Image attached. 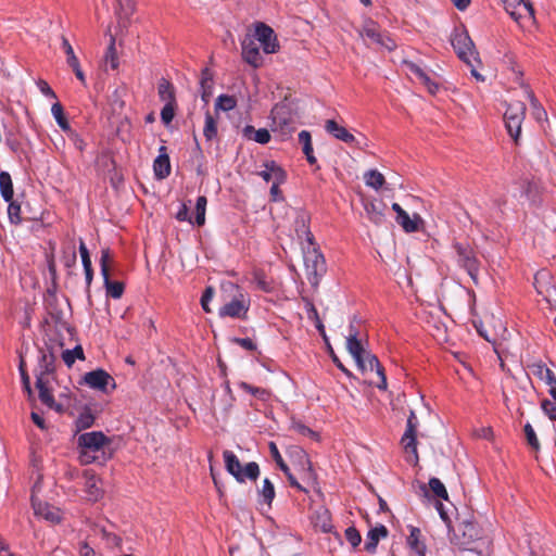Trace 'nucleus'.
<instances>
[{
	"instance_id": "15",
	"label": "nucleus",
	"mask_w": 556,
	"mask_h": 556,
	"mask_svg": "<svg viewBox=\"0 0 556 556\" xmlns=\"http://www.w3.org/2000/svg\"><path fill=\"white\" fill-rule=\"evenodd\" d=\"M84 381L91 389L99 390L102 392H106L109 384H112L113 389H115L116 387L113 377L103 369H96L87 372L84 376Z\"/></svg>"
},
{
	"instance_id": "35",
	"label": "nucleus",
	"mask_w": 556,
	"mask_h": 556,
	"mask_svg": "<svg viewBox=\"0 0 556 556\" xmlns=\"http://www.w3.org/2000/svg\"><path fill=\"white\" fill-rule=\"evenodd\" d=\"M106 293L113 299H119L124 292V283L121 281H111L110 275L103 276Z\"/></svg>"
},
{
	"instance_id": "47",
	"label": "nucleus",
	"mask_w": 556,
	"mask_h": 556,
	"mask_svg": "<svg viewBox=\"0 0 556 556\" xmlns=\"http://www.w3.org/2000/svg\"><path fill=\"white\" fill-rule=\"evenodd\" d=\"M530 374L542 380L548 375L549 368L542 362L535 361L528 365Z\"/></svg>"
},
{
	"instance_id": "27",
	"label": "nucleus",
	"mask_w": 556,
	"mask_h": 556,
	"mask_svg": "<svg viewBox=\"0 0 556 556\" xmlns=\"http://www.w3.org/2000/svg\"><path fill=\"white\" fill-rule=\"evenodd\" d=\"M525 92L530 101L531 110H532V116L538 121L541 122L547 117L546 111L544 108L540 104L539 100L534 96L533 91L527 86L525 88Z\"/></svg>"
},
{
	"instance_id": "41",
	"label": "nucleus",
	"mask_w": 556,
	"mask_h": 556,
	"mask_svg": "<svg viewBox=\"0 0 556 556\" xmlns=\"http://www.w3.org/2000/svg\"><path fill=\"white\" fill-rule=\"evenodd\" d=\"M33 506H34V510H35V514L36 515H40L42 517H45L47 520H50V521H59V515L56 511H53L50 509V507L46 504H41V503H38L36 504L35 502H33Z\"/></svg>"
},
{
	"instance_id": "54",
	"label": "nucleus",
	"mask_w": 556,
	"mask_h": 556,
	"mask_svg": "<svg viewBox=\"0 0 556 556\" xmlns=\"http://www.w3.org/2000/svg\"><path fill=\"white\" fill-rule=\"evenodd\" d=\"M523 430H525V434H526L528 444L533 450H535V451L539 450L540 443H539V440H538V437L535 434L533 427L530 424H526Z\"/></svg>"
},
{
	"instance_id": "45",
	"label": "nucleus",
	"mask_w": 556,
	"mask_h": 556,
	"mask_svg": "<svg viewBox=\"0 0 556 556\" xmlns=\"http://www.w3.org/2000/svg\"><path fill=\"white\" fill-rule=\"evenodd\" d=\"M203 135L208 141L217 136V123L208 112L205 114Z\"/></svg>"
},
{
	"instance_id": "4",
	"label": "nucleus",
	"mask_w": 556,
	"mask_h": 556,
	"mask_svg": "<svg viewBox=\"0 0 556 556\" xmlns=\"http://www.w3.org/2000/svg\"><path fill=\"white\" fill-rule=\"evenodd\" d=\"M222 288L225 292L232 294V299L219 307V317L245 319L250 308L248 295L242 292L239 286L232 282L224 283Z\"/></svg>"
},
{
	"instance_id": "48",
	"label": "nucleus",
	"mask_w": 556,
	"mask_h": 556,
	"mask_svg": "<svg viewBox=\"0 0 556 556\" xmlns=\"http://www.w3.org/2000/svg\"><path fill=\"white\" fill-rule=\"evenodd\" d=\"M363 35L367 38H370L372 41L386 46L388 49H393L394 45L390 46L388 43H384L382 40V36L378 31L377 27L375 25L366 26L363 29Z\"/></svg>"
},
{
	"instance_id": "18",
	"label": "nucleus",
	"mask_w": 556,
	"mask_h": 556,
	"mask_svg": "<svg viewBox=\"0 0 556 556\" xmlns=\"http://www.w3.org/2000/svg\"><path fill=\"white\" fill-rule=\"evenodd\" d=\"M153 170L157 179H165L170 175V162L165 146L159 149V155L153 162Z\"/></svg>"
},
{
	"instance_id": "58",
	"label": "nucleus",
	"mask_w": 556,
	"mask_h": 556,
	"mask_svg": "<svg viewBox=\"0 0 556 556\" xmlns=\"http://www.w3.org/2000/svg\"><path fill=\"white\" fill-rule=\"evenodd\" d=\"M240 388L260 399H265L268 395L265 389L253 387L247 382H241Z\"/></svg>"
},
{
	"instance_id": "55",
	"label": "nucleus",
	"mask_w": 556,
	"mask_h": 556,
	"mask_svg": "<svg viewBox=\"0 0 556 556\" xmlns=\"http://www.w3.org/2000/svg\"><path fill=\"white\" fill-rule=\"evenodd\" d=\"M541 408L551 420H556V401L545 399L541 403Z\"/></svg>"
},
{
	"instance_id": "44",
	"label": "nucleus",
	"mask_w": 556,
	"mask_h": 556,
	"mask_svg": "<svg viewBox=\"0 0 556 556\" xmlns=\"http://www.w3.org/2000/svg\"><path fill=\"white\" fill-rule=\"evenodd\" d=\"M212 86L213 79L207 68L202 72L201 78V88H202V99L207 102L208 98L212 94Z\"/></svg>"
},
{
	"instance_id": "61",
	"label": "nucleus",
	"mask_w": 556,
	"mask_h": 556,
	"mask_svg": "<svg viewBox=\"0 0 556 556\" xmlns=\"http://www.w3.org/2000/svg\"><path fill=\"white\" fill-rule=\"evenodd\" d=\"M292 428L294 429V431H296L301 435L312 437V438L317 437L316 432H314L311 428H308L307 426H305L302 422H293Z\"/></svg>"
},
{
	"instance_id": "63",
	"label": "nucleus",
	"mask_w": 556,
	"mask_h": 556,
	"mask_svg": "<svg viewBox=\"0 0 556 556\" xmlns=\"http://www.w3.org/2000/svg\"><path fill=\"white\" fill-rule=\"evenodd\" d=\"M38 86H39L40 91H41L45 96L50 97V98H53V99H55V98H56L55 92L51 89V87L49 86V84H48L47 81H45V80H39Z\"/></svg>"
},
{
	"instance_id": "28",
	"label": "nucleus",
	"mask_w": 556,
	"mask_h": 556,
	"mask_svg": "<svg viewBox=\"0 0 556 556\" xmlns=\"http://www.w3.org/2000/svg\"><path fill=\"white\" fill-rule=\"evenodd\" d=\"M159 97L165 103H176L174 86L165 78L159 81L157 86Z\"/></svg>"
},
{
	"instance_id": "37",
	"label": "nucleus",
	"mask_w": 556,
	"mask_h": 556,
	"mask_svg": "<svg viewBox=\"0 0 556 556\" xmlns=\"http://www.w3.org/2000/svg\"><path fill=\"white\" fill-rule=\"evenodd\" d=\"M237 105V99L233 96L220 94L215 102L216 111L228 112L235 109Z\"/></svg>"
},
{
	"instance_id": "50",
	"label": "nucleus",
	"mask_w": 556,
	"mask_h": 556,
	"mask_svg": "<svg viewBox=\"0 0 556 556\" xmlns=\"http://www.w3.org/2000/svg\"><path fill=\"white\" fill-rule=\"evenodd\" d=\"M299 142L302 144V151L304 154L313 152L312 136L307 130H302L298 136Z\"/></svg>"
},
{
	"instance_id": "25",
	"label": "nucleus",
	"mask_w": 556,
	"mask_h": 556,
	"mask_svg": "<svg viewBox=\"0 0 556 556\" xmlns=\"http://www.w3.org/2000/svg\"><path fill=\"white\" fill-rule=\"evenodd\" d=\"M116 13L118 15V18L121 23H123V25L126 26L130 16L134 14L136 10V2L135 0H116Z\"/></svg>"
},
{
	"instance_id": "52",
	"label": "nucleus",
	"mask_w": 556,
	"mask_h": 556,
	"mask_svg": "<svg viewBox=\"0 0 556 556\" xmlns=\"http://www.w3.org/2000/svg\"><path fill=\"white\" fill-rule=\"evenodd\" d=\"M8 216L12 224H20L21 223V206L13 202L12 200L9 202L8 206Z\"/></svg>"
},
{
	"instance_id": "34",
	"label": "nucleus",
	"mask_w": 556,
	"mask_h": 556,
	"mask_svg": "<svg viewBox=\"0 0 556 556\" xmlns=\"http://www.w3.org/2000/svg\"><path fill=\"white\" fill-rule=\"evenodd\" d=\"M94 415L91 413L90 409H84L75 421L77 431L86 430L92 427L94 424Z\"/></svg>"
},
{
	"instance_id": "46",
	"label": "nucleus",
	"mask_w": 556,
	"mask_h": 556,
	"mask_svg": "<svg viewBox=\"0 0 556 556\" xmlns=\"http://www.w3.org/2000/svg\"><path fill=\"white\" fill-rule=\"evenodd\" d=\"M62 48L66 55V63L68 64V66L76 67V64L79 63L78 58L76 56L72 45L64 36L62 37Z\"/></svg>"
},
{
	"instance_id": "60",
	"label": "nucleus",
	"mask_w": 556,
	"mask_h": 556,
	"mask_svg": "<svg viewBox=\"0 0 556 556\" xmlns=\"http://www.w3.org/2000/svg\"><path fill=\"white\" fill-rule=\"evenodd\" d=\"M214 296V288L213 287H207L202 296H201V305H202V308L206 312V313H210L211 312V308L208 307V303L210 301L213 299Z\"/></svg>"
},
{
	"instance_id": "59",
	"label": "nucleus",
	"mask_w": 556,
	"mask_h": 556,
	"mask_svg": "<svg viewBox=\"0 0 556 556\" xmlns=\"http://www.w3.org/2000/svg\"><path fill=\"white\" fill-rule=\"evenodd\" d=\"M66 134H67L70 141L73 143V146L77 150L84 151L85 142L81 139V137L79 136V134L77 131L73 130L72 128H70V131H66Z\"/></svg>"
},
{
	"instance_id": "9",
	"label": "nucleus",
	"mask_w": 556,
	"mask_h": 556,
	"mask_svg": "<svg viewBox=\"0 0 556 556\" xmlns=\"http://www.w3.org/2000/svg\"><path fill=\"white\" fill-rule=\"evenodd\" d=\"M253 38L260 42L264 53L273 54L279 51L280 45L274 29L263 22L254 23Z\"/></svg>"
},
{
	"instance_id": "7",
	"label": "nucleus",
	"mask_w": 556,
	"mask_h": 556,
	"mask_svg": "<svg viewBox=\"0 0 556 556\" xmlns=\"http://www.w3.org/2000/svg\"><path fill=\"white\" fill-rule=\"evenodd\" d=\"M526 104L521 101H515L508 104L505 114L504 121L507 132L513 138L515 143H518V139L521 134V126L523 119L526 117Z\"/></svg>"
},
{
	"instance_id": "32",
	"label": "nucleus",
	"mask_w": 556,
	"mask_h": 556,
	"mask_svg": "<svg viewBox=\"0 0 556 556\" xmlns=\"http://www.w3.org/2000/svg\"><path fill=\"white\" fill-rule=\"evenodd\" d=\"M364 180L366 186L379 190L386 182L384 176L377 169L367 170L364 174Z\"/></svg>"
},
{
	"instance_id": "57",
	"label": "nucleus",
	"mask_w": 556,
	"mask_h": 556,
	"mask_svg": "<svg viewBox=\"0 0 556 556\" xmlns=\"http://www.w3.org/2000/svg\"><path fill=\"white\" fill-rule=\"evenodd\" d=\"M345 538L353 547L358 546L362 541L359 532L354 527H349L345 530Z\"/></svg>"
},
{
	"instance_id": "11",
	"label": "nucleus",
	"mask_w": 556,
	"mask_h": 556,
	"mask_svg": "<svg viewBox=\"0 0 556 556\" xmlns=\"http://www.w3.org/2000/svg\"><path fill=\"white\" fill-rule=\"evenodd\" d=\"M111 442V439H109L102 431L86 432L80 434L77 439L79 448H87L101 457H106L104 448L105 446H109Z\"/></svg>"
},
{
	"instance_id": "22",
	"label": "nucleus",
	"mask_w": 556,
	"mask_h": 556,
	"mask_svg": "<svg viewBox=\"0 0 556 556\" xmlns=\"http://www.w3.org/2000/svg\"><path fill=\"white\" fill-rule=\"evenodd\" d=\"M405 65L409 73L415 75L416 78H418L420 83L428 88L430 93H435L438 91V84H435L420 66L413 62H405Z\"/></svg>"
},
{
	"instance_id": "8",
	"label": "nucleus",
	"mask_w": 556,
	"mask_h": 556,
	"mask_svg": "<svg viewBox=\"0 0 556 556\" xmlns=\"http://www.w3.org/2000/svg\"><path fill=\"white\" fill-rule=\"evenodd\" d=\"M482 531L480 527L472 521H463L457 531H454L453 542L457 544L459 547L464 549L473 551L475 547H471L478 540H482Z\"/></svg>"
},
{
	"instance_id": "56",
	"label": "nucleus",
	"mask_w": 556,
	"mask_h": 556,
	"mask_svg": "<svg viewBox=\"0 0 556 556\" xmlns=\"http://www.w3.org/2000/svg\"><path fill=\"white\" fill-rule=\"evenodd\" d=\"M111 257L112 256L109 249H103L101 251L100 267L102 276L110 275L109 263L111 262Z\"/></svg>"
},
{
	"instance_id": "36",
	"label": "nucleus",
	"mask_w": 556,
	"mask_h": 556,
	"mask_svg": "<svg viewBox=\"0 0 556 556\" xmlns=\"http://www.w3.org/2000/svg\"><path fill=\"white\" fill-rule=\"evenodd\" d=\"M51 113H52L53 117L55 118L60 128L65 132L70 131L71 126H70L67 119L65 118L64 110L60 102H55L52 105Z\"/></svg>"
},
{
	"instance_id": "13",
	"label": "nucleus",
	"mask_w": 556,
	"mask_h": 556,
	"mask_svg": "<svg viewBox=\"0 0 556 556\" xmlns=\"http://www.w3.org/2000/svg\"><path fill=\"white\" fill-rule=\"evenodd\" d=\"M534 287L546 302L549 304L556 303V287L552 282V276L548 270L542 269L535 274Z\"/></svg>"
},
{
	"instance_id": "38",
	"label": "nucleus",
	"mask_w": 556,
	"mask_h": 556,
	"mask_svg": "<svg viewBox=\"0 0 556 556\" xmlns=\"http://www.w3.org/2000/svg\"><path fill=\"white\" fill-rule=\"evenodd\" d=\"M253 281L255 282L257 289L264 292H271L274 290V285L271 280H268L266 275L262 270H256L253 274Z\"/></svg>"
},
{
	"instance_id": "29",
	"label": "nucleus",
	"mask_w": 556,
	"mask_h": 556,
	"mask_svg": "<svg viewBox=\"0 0 556 556\" xmlns=\"http://www.w3.org/2000/svg\"><path fill=\"white\" fill-rule=\"evenodd\" d=\"M396 222L406 232H414L418 230V223L421 222L418 215H414L412 218L406 211L401 212L400 216H396Z\"/></svg>"
},
{
	"instance_id": "12",
	"label": "nucleus",
	"mask_w": 556,
	"mask_h": 556,
	"mask_svg": "<svg viewBox=\"0 0 556 556\" xmlns=\"http://www.w3.org/2000/svg\"><path fill=\"white\" fill-rule=\"evenodd\" d=\"M55 356L51 351L40 350L38 365L35 368L36 381L42 384L48 379L54 380Z\"/></svg>"
},
{
	"instance_id": "43",
	"label": "nucleus",
	"mask_w": 556,
	"mask_h": 556,
	"mask_svg": "<svg viewBox=\"0 0 556 556\" xmlns=\"http://www.w3.org/2000/svg\"><path fill=\"white\" fill-rule=\"evenodd\" d=\"M62 358H63L64 363L68 367H71L75 363L76 358H79V359L85 358L83 348L80 345H77L73 350H65L62 353Z\"/></svg>"
},
{
	"instance_id": "31",
	"label": "nucleus",
	"mask_w": 556,
	"mask_h": 556,
	"mask_svg": "<svg viewBox=\"0 0 556 556\" xmlns=\"http://www.w3.org/2000/svg\"><path fill=\"white\" fill-rule=\"evenodd\" d=\"M257 493L258 496L262 498L261 501L270 507L276 493L275 486L268 478H265L263 480L262 488L258 489Z\"/></svg>"
},
{
	"instance_id": "5",
	"label": "nucleus",
	"mask_w": 556,
	"mask_h": 556,
	"mask_svg": "<svg viewBox=\"0 0 556 556\" xmlns=\"http://www.w3.org/2000/svg\"><path fill=\"white\" fill-rule=\"evenodd\" d=\"M225 467L227 471L235 477V479L242 483L245 479L255 481L260 476V467L257 463L250 462L242 468L241 463L237 455L231 451H224L223 453Z\"/></svg>"
},
{
	"instance_id": "14",
	"label": "nucleus",
	"mask_w": 556,
	"mask_h": 556,
	"mask_svg": "<svg viewBox=\"0 0 556 556\" xmlns=\"http://www.w3.org/2000/svg\"><path fill=\"white\" fill-rule=\"evenodd\" d=\"M242 59L252 67L257 68L263 64V58L256 40L251 35H247L241 41Z\"/></svg>"
},
{
	"instance_id": "19",
	"label": "nucleus",
	"mask_w": 556,
	"mask_h": 556,
	"mask_svg": "<svg viewBox=\"0 0 556 556\" xmlns=\"http://www.w3.org/2000/svg\"><path fill=\"white\" fill-rule=\"evenodd\" d=\"M263 166H264V169L258 172V176H261L266 182H269V181L285 182L286 181V178H287L286 172L275 161H266Z\"/></svg>"
},
{
	"instance_id": "33",
	"label": "nucleus",
	"mask_w": 556,
	"mask_h": 556,
	"mask_svg": "<svg viewBox=\"0 0 556 556\" xmlns=\"http://www.w3.org/2000/svg\"><path fill=\"white\" fill-rule=\"evenodd\" d=\"M104 63L105 66H110L111 70H117L118 67V56L115 48V38L111 36L110 45L104 54Z\"/></svg>"
},
{
	"instance_id": "62",
	"label": "nucleus",
	"mask_w": 556,
	"mask_h": 556,
	"mask_svg": "<svg viewBox=\"0 0 556 556\" xmlns=\"http://www.w3.org/2000/svg\"><path fill=\"white\" fill-rule=\"evenodd\" d=\"M233 342L248 351L256 350V344L250 338H235Z\"/></svg>"
},
{
	"instance_id": "51",
	"label": "nucleus",
	"mask_w": 556,
	"mask_h": 556,
	"mask_svg": "<svg viewBox=\"0 0 556 556\" xmlns=\"http://www.w3.org/2000/svg\"><path fill=\"white\" fill-rule=\"evenodd\" d=\"M365 211L367 213L368 218L375 224H381L383 222L384 215L377 210L374 203H369L365 205Z\"/></svg>"
},
{
	"instance_id": "42",
	"label": "nucleus",
	"mask_w": 556,
	"mask_h": 556,
	"mask_svg": "<svg viewBox=\"0 0 556 556\" xmlns=\"http://www.w3.org/2000/svg\"><path fill=\"white\" fill-rule=\"evenodd\" d=\"M207 199L204 195H200L195 203V224L202 226L205 223Z\"/></svg>"
},
{
	"instance_id": "40",
	"label": "nucleus",
	"mask_w": 556,
	"mask_h": 556,
	"mask_svg": "<svg viewBox=\"0 0 556 556\" xmlns=\"http://www.w3.org/2000/svg\"><path fill=\"white\" fill-rule=\"evenodd\" d=\"M428 484L429 490L433 493L434 496L445 501L448 500L447 491L440 479L433 477L429 480Z\"/></svg>"
},
{
	"instance_id": "17",
	"label": "nucleus",
	"mask_w": 556,
	"mask_h": 556,
	"mask_svg": "<svg viewBox=\"0 0 556 556\" xmlns=\"http://www.w3.org/2000/svg\"><path fill=\"white\" fill-rule=\"evenodd\" d=\"M35 384L38 390L39 400L43 405L58 413H62L64 410L63 405L56 403L52 395V379L42 381V384H39L38 381H36Z\"/></svg>"
},
{
	"instance_id": "53",
	"label": "nucleus",
	"mask_w": 556,
	"mask_h": 556,
	"mask_svg": "<svg viewBox=\"0 0 556 556\" xmlns=\"http://www.w3.org/2000/svg\"><path fill=\"white\" fill-rule=\"evenodd\" d=\"M176 103H165L161 111V119L164 125H169L175 116Z\"/></svg>"
},
{
	"instance_id": "6",
	"label": "nucleus",
	"mask_w": 556,
	"mask_h": 556,
	"mask_svg": "<svg viewBox=\"0 0 556 556\" xmlns=\"http://www.w3.org/2000/svg\"><path fill=\"white\" fill-rule=\"evenodd\" d=\"M453 249L455 251L457 265L465 269L472 281L477 285L480 271V262L475 250L469 244L460 242H454Z\"/></svg>"
},
{
	"instance_id": "2",
	"label": "nucleus",
	"mask_w": 556,
	"mask_h": 556,
	"mask_svg": "<svg viewBox=\"0 0 556 556\" xmlns=\"http://www.w3.org/2000/svg\"><path fill=\"white\" fill-rule=\"evenodd\" d=\"M298 236L301 237V232L305 236L307 241V248L304 249V265L306 270L307 280L313 287H317L320 278L325 275L327 267L324 255L315 247L314 237L312 232L305 226L304 219H302V229L296 230Z\"/></svg>"
},
{
	"instance_id": "24",
	"label": "nucleus",
	"mask_w": 556,
	"mask_h": 556,
	"mask_svg": "<svg viewBox=\"0 0 556 556\" xmlns=\"http://www.w3.org/2000/svg\"><path fill=\"white\" fill-rule=\"evenodd\" d=\"M387 535H388V529L382 525L370 529L367 533L365 549L367 552H374L378 545L379 540L387 538Z\"/></svg>"
},
{
	"instance_id": "49",
	"label": "nucleus",
	"mask_w": 556,
	"mask_h": 556,
	"mask_svg": "<svg viewBox=\"0 0 556 556\" xmlns=\"http://www.w3.org/2000/svg\"><path fill=\"white\" fill-rule=\"evenodd\" d=\"M268 447H269V452H270V455L273 457V459L276 462L277 466L283 471V472H287L288 471V465L285 463L277 445L275 442H269L268 444Z\"/></svg>"
},
{
	"instance_id": "3",
	"label": "nucleus",
	"mask_w": 556,
	"mask_h": 556,
	"mask_svg": "<svg viewBox=\"0 0 556 556\" xmlns=\"http://www.w3.org/2000/svg\"><path fill=\"white\" fill-rule=\"evenodd\" d=\"M451 43L458 58L471 68V75L477 80L483 81L484 77L476 68V65L480 63L478 52L468 33L464 29H455L451 38Z\"/></svg>"
},
{
	"instance_id": "26",
	"label": "nucleus",
	"mask_w": 556,
	"mask_h": 556,
	"mask_svg": "<svg viewBox=\"0 0 556 556\" xmlns=\"http://www.w3.org/2000/svg\"><path fill=\"white\" fill-rule=\"evenodd\" d=\"M421 531L419 528L412 527L409 535L407 538V544L415 551L419 556L426 555V545L420 541Z\"/></svg>"
},
{
	"instance_id": "16",
	"label": "nucleus",
	"mask_w": 556,
	"mask_h": 556,
	"mask_svg": "<svg viewBox=\"0 0 556 556\" xmlns=\"http://www.w3.org/2000/svg\"><path fill=\"white\" fill-rule=\"evenodd\" d=\"M419 426L418 418L414 410H410L407 418L406 430L402 438V443L405 450L408 452L417 453V429Z\"/></svg>"
},
{
	"instance_id": "1",
	"label": "nucleus",
	"mask_w": 556,
	"mask_h": 556,
	"mask_svg": "<svg viewBox=\"0 0 556 556\" xmlns=\"http://www.w3.org/2000/svg\"><path fill=\"white\" fill-rule=\"evenodd\" d=\"M346 349L355 359L359 370L363 372L376 371L378 376V381L375 382L376 387L380 390H386L387 377L384 368L381 366L376 355L364 349L362 340L358 339V330L352 323L349 327V334L346 337Z\"/></svg>"
},
{
	"instance_id": "20",
	"label": "nucleus",
	"mask_w": 556,
	"mask_h": 556,
	"mask_svg": "<svg viewBox=\"0 0 556 556\" xmlns=\"http://www.w3.org/2000/svg\"><path fill=\"white\" fill-rule=\"evenodd\" d=\"M325 129L329 135L345 143H353L355 141V137L334 119H327L325 122Z\"/></svg>"
},
{
	"instance_id": "23",
	"label": "nucleus",
	"mask_w": 556,
	"mask_h": 556,
	"mask_svg": "<svg viewBox=\"0 0 556 556\" xmlns=\"http://www.w3.org/2000/svg\"><path fill=\"white\" fill-rule=\"evenodd\" d=\"M243 137L248 140H253L261 144H266L270 141V134L266 128L255 129L252 125L244 126L242 130Z\"/></svg>"
},
{
	"instance_id": "39",
	"label": "nucleus",
	"mask_w": 556,
	"mask_h": 556,
	"mask_svg": "<svg viewBox=\"0 0 556 556\" xmlns=\"http://www.w3.org/2000/svg\"><path fill=\"white\" fill-rule=\"evenodd\" d=\"M109 457H101L94 452H90L87 448H80L79 460L83 465H89L92 463L104 464Z\"/></svg>"
},
{
	"instance_id": "21",
	"label": "nucleus",
	"mask_w": 556,
	"mask_h": 556,
	"mask_svg": "<svg viewBox=\"0 0 556 556\" xmlns=\"http://www.w3.org/2000/svg\"><path fill=\"white\" fill-rule=\"evenodd\" d=\"M85 478V492L88 495V500L97 502L103 495L101 488L99 486V478L96 477L90 470L84 471Z\"/></svg>"
},
{
	"instance_id": "30",
	"label": "nucleus",
	"mask_w": 556,
	"mask_h": 556,
	"mask_svg": "<svg viewBox=\"0 0 556 556\" xmlns=\"http://www.w3.org/2000/svg\"><path fill=\"white\" fill-rule=\"evenodd\" d=\"M0 192L5 202H10L13 199V182L8 172L0 173Z\"/></svg>"
},
{
	"instance_id": "64",
	"label": "nucleus",
	"mask_w": 556,
	"mask_h": 556,
	"mask_svg": "<svg viewBox=\"0 0 556 556\" xmlns=\"http://www.w3.org/2000/svg\"><path fill=\"white\" fill-rule=\"evenodd\" d=\"M176 218L179 220V222H190L191 223V219L189 218V208L186 204H182L179 208V211L177 212L176 214Z\"/></svg>"
},
{
	"instance_id": "10",
	"label": "nucleus",
	"mask_w": 556,
	"mask_h": 556,
	"mask_svg": "<svg viewBox=\"0 0 556 556\" xmlns=\"http://www.w3.org/2000/svg\"><path fill=\"white\" fill-rule=\"evenodd\" d=\"M505 11L518 24L534 20V9L528 0H503L501 1Z\"/></svg>"
}]
</instances>
